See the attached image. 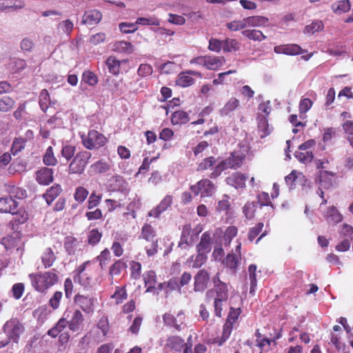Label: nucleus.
<instances>
[{"label": "nucleus", "mask_w": 353, "mask_h": 353, "mask_svg": "<svg viewBox=\"0 0 353 353\" xmlns=\"http://www.w3.org/2000/svg\"><path fill=\"white\" fill-rule=\"evenodd\" d=\"M32 288L40 293L47 291L59 282L57 272L53 269L44 272L31 273L28 275Z\"/></svg>", "instance_id": "1"}, {"label": "nucleus", "mask_w": 353, "mask_h": 353, "mask_svg": "<svg viewBox=\"0 0 353 353\" xmlns=\"http://www.w3.org/2000/svg\"><path fill=\"white\" fill-rule=\"evenodd\" d=\"M248 153V148L247 146H243L239 150H234L227 159L215 166L214 171L210 174V178H216L222 171L227 168L236 170L241 168L244 163Z\"/></svg>", "instance_id": "2"}, {"label": "nucleus", "mask_w": 353, "mask_h": 353, "mask_svg": "<svg viewBox=\"0 0 353 353\" xmlns=\"http://www.w3.org/2000/svg\"><path fill=\"white\" fill-rule=\"evenodd\" d=\"M139 239L143 241V246L148 257L157 254L159 250V240L157 231L150 223H144L141 228Z\"/></svg>", "instance_id": "3"}, {"label": "nucleus", "mask_w": 353, "mask_h": 353, "mask_svg": "<svg viewBox=\"0 0 353 353\" xmlns=\"http://www.w3.org/2000/svg\"><path fill=\"white\" fill-rule=\"evenodd\" d=\"M90 261L83 262L74 271V281L81 286L88 288L93 284L92 270L90 268Z\"/></svg>", "instance_id": "4"}, {"label": "nucleus", "mask_w": 353, "mask_h": 353, "mask_svg": "<svg viewBox=\"0 0 353 353\" xmlns=\"http://www.w3.org/2000/svg\"><path fill=\"white\" fill-rule=\"evenodd\" d=\"M91 157L92 154L89 151L81 150L77 152L69 164L68 172L75 174H83Z\"/></svg>", "instance_id": "5"}, {"label": "nucleus", "mask_w": 353, "mask_h": 353, "mask_svg": "<svg viewBox=\"0 0 353 353\" xmlns=\"http://www.w3.org/2000/svg\"><path fill=\"white\" fill-rule=\"evenodd\" d=\"M83 145L88 150L99 149L105 145L107 138L95 130H90L88 134L81 136Z\"/></svg>", "instance_id": "6"}, {"label": "nucleus", "mask_w": 353, "mask_h": 353, "mask_svg": "<svg viewBox=\"0 0 353 353\" xmlns=\"http://www.w3.org/2000/svg\"><path fill=\"white\" fill-rule=\"evenodd\" d=\"M3 330L9 340L17 343L24 332V326L17 319H11L6 322Z\"/></svg>", "instance_id": "7"}, {"label": "nucleus", "mask_w": 353, "mask_h": 353, "mask_svg": "<svg viewBox=\"0 0 353 353\" xmlns=\"http://www.w3.org/2000/svg\"><path fill=\"white\" fill-rule=\"evenodd\" d=\"M213 283V289L210 290L206 292V298L210 296V294L213 292L215 293L214 298H220L223 299H228L229 297V288L228 285L221 281L220 273L217 272L212 279Z\"/></svg>", "instance_id": "8"}, {"label": "nucleus", "mask_w": 353, "mask_h": 353, "mask_svg": "<svg viewBox=\"0 0 353 353\" xmlns=\"http://www.w3.org/2000/svg\"><path fill=\"white\" fill-rule=\"evenodd\" d=\"M65 314L69 315L67 322L71 331L78 332L83 328L85 319L79 310H67L63 314L64 317H65Z\"/></svg>", "instance_id": "9"}, {"label": "nucleus", "mask_w": 353, "mask_h": 353, "mask_svg": "<svg viewBox=\"0 0 353 353\" xmlns=\"http://www.w3.org/2000/svg\"><path fill=\"white\" fill-rule=\"evenodd\" d=\"M97 299L92 295L77 294L74 296V303L85 313L91 314L94 312Z\"/></svg>", "instance_id": "10"}, {"label": "nucleus", "mask_w": 353, "mask_h": 353, "mask_svg": "<svg viewBox=\"0 0 353 353\" xmlns=\"http://www.w3.org/2000/svg\"><path fill=\"white\" fill-rule=\"evenodd\" d=\"M214 183L208 179H201L196 184L191 185L190 190L195 194H201V197H208L212 196L214 192Z\"/></svg>", "instance_id": "11"}, {"label": "nucleus", "mask_w": 353, "mask_h": 353, "mask_svg": "<svg viewBox=\"0 0 353 353\" xmlns=\"http://www.w3.org/2000/svg\"><path fill=\"white\" fill-rule=\"evenodd\" d=\"M195 76L201 78L202 74L201 72L195 71V70H186L181 72L175 81V84L181 88H187L193 85L195 82V80L191 76Z\"/></svg>", "instance_id": "12"}, {"label": "nucleus", "mask_w": 353, "mask_h": 353, "mask_svg": "<svg viewBox=\"0 0 353 353\" xmlns=\"http://www.w3.org/2000/svg\"><path fill=\"white\" fill-rule=\"evenodd\" d=\"M210 281V274L205 269L197 272L194 277V292H202L205 291Z\"/></svg>", "instance_id": "13"}, {"label": "nucleus", "mask_w": 353, "mask_h": 353, "mask_svg": "<svg viewBox=\"0 0 353 353\" xmlns=\"http://www.w3.org/2000/svg\"><path fill=\"white\" fill-rule=\"evenodd\" d=\"M163 320L166 325L173 327L176 330L180 331L181 326L184 324L185 314L180 312L175 316L171 313H165L163 316Z\"/></svg>", "instance_id": "14"}, {"label": "nucleus", "mask_w": 353, "mask_h": 353, "mask_svg": "<svg viewBox=\"0 0 353 353\" xmlns=\"http://www.w3.org/2000/svg\"><path fill=\"white\" fill-rule=\"evenodd\" d=\"M173 203V196L166 195L155 208L151 210L148 216L154 218H159L160 215L171 207Z\"/></svg>", "instance_id": "15"}, {"label": "nucleus", "mask_w": 353, "mask_h": 353, "mask_svg": "<svg viewBox=\"0 0 353 353\" xmlns=\"http://www.w3.org/2000/svg\"><path fill=\"white\" fill-rule=\"evenodd\" d=\"M274 51L276 54H284L290 56L299 55L305 52L300 46L294 43L276 46L274 48Z\"/></svg>", "instance_id": "16"}, {"label": "nucleus", "mask_w": 353, "mask_h": 353, "mask_svg": "<svg viewBox=\"0 0 353 353\" xmlns=\"http://www.w3.org/2000/svg\"><path fill=\"white\" fill-rule=\"evenodd\" d=\"M335 173L328 170H319L314 177V181L321 188H330L332 185V177Z\"/></svg>", "instance_id": "17"}, {"label": "nucleus", "mask_w": 353, "mask_h": 353, "mask_svg": "<svg viewBox=\"0 0 353 353\" xmlns=\"http://www.w3.org/2000/svg\"><path fill=\"white\" fill-rule=\"evenodd\" d=\"M248 176L240 172H235L225 179L228 185L236 189H243L245 188V182Z\"/></svg>", "instance_id": "18"}, {"label": "nucleus", "mask_w": 353, "mask_h": 353, "mask_svg": "<svg viewBox=\"0 0 353 353\" xmlns=\"http://www.w3.org/2000/svg\"><path fill=\"white\" fill-rule=\"evenodd\" d=\"M53 170L48 168H42L36 172V181L42 185H47L54 180Z\"/></svg>", "instance_id": "19"}, {"label": "nucleus", "mask_w": 353, "mask_h": 353, "mask_svg": "<svg viewBox=\"0 0 353 353\" xmlns=\"http://www.w3.org/2000/svg\"><path fill=\"white\" fill-rule=\"evenodd\" d=\"M185 345L184 340L179 336H170L165 341L164 349L169 351L180 352Z\"/></svg>", "instance_id": "20"}, {"label": "nucleus", "mask_w": 353, "mask_h": 353, "mask_svg": "<svg viewBox=\"0 0 353 353\" xmlns=\"http://www.w3.org/2000/svg\"><path fill=\"white\" fill-rule=\"evenodd\" d=\"M18 202L12 196L0 198V212L14 214L18 208Z\"/></svg>", "instance_id": "21"}, {"label": "nucleus", "mask_w": 353, "mask_h": 353, "mask_svg": "<svg viewBox=\"0 0 353 353\" xmlns=\"http://www.w3.org/2000/svg\"><path fill=\"white\" fill-rule=\"evenodd\" d=\"M102 18V14L98 10L85 11L82 19V23L86 26H92L98 24Z\"/></svg>", "instance_id": "22"}, {"label": "nucleus", "mask_w": 353, "mask_h": 353, "mask_svg": "<svg viewBox=\"0 0 353 353\" xmlns=\"http://www.w3.org/2000/svg\"><path fill=\"white\" fill-rule=\"evenodd\" d=\"M212 243L211 232L209 231L205 232L201 235L200 242L196 245V252H210L212 249Z\"/></svg>", "instance_id": "23"}, {"label": "nucleus", "mask_w": 353, "mask_h": 353, "mask_svg": "<svg viewBox=\"0 0 353 353\" xmlns=\"http://www.w3.org/2000/svg\"><path fill=\"white\" fill-rule=\"evenodd\" d=\"M62 191V188L59 184H54L46 191L43 194V198L46 200L47 204L50 205L61 194Z\"/></svg>", "instance_id": "24"}, {"label": "nucleus", "mask_w": 353, "mask_h": 353, "mask_svg": "<svg viewBox=\"0 0 353 353\" xmlns=\"http://www.w3.org/2000/svg\"><path fill=\"white\" fill-rule=\"evenodd\" d=\"M192 228L190 224H185L183 226L181 239L179 243V246L182 247L183 244L186 245H192L194 242V239L193 237Z\"/></svg>", "instance_id": "25"}, {"label": "nucleus", "mask_w": 353, "mask_h": 353, "mask_svg": "<svg viewBox=\"0 0 353 353\" xmlns=\"http://www.w3.org/2000/svg\"><path fill=\"white\" fill-rule=\"evenodd\" d=\"M225 62V59L223 56H207L205 68L210 70H217Z\"/></svg>", "instance_id": "26"}, {"label": "nucleus", "mask_w": 353, "mask_h": 353, "mask_svg": "<svg viewBox=\"0 0 353 353\" xmlns=\"http://www.w3.org/2000/svg\"><path fill=\"white\" fill-rule=\"evenodd\" d=\"M146 292H152L155 290L157 283V274L153 270L146 271L143 275Z\"/></svg>", "instance_id": "27"}, {"label": "nucleus", "mask_w": 353, "mask_h": 353, "mask_svg": "<svg viewBox=\"0 0 353 353\" xmlns=\"http://www.w3.org/2000/svg\"><path fill=\"white\" fill-rule=\"evenodd\" d=\"M68 318L69 315L65 314V317L63 316L59 319L56 325L48 331V335L52 338H56L58 336V335L61 333L67 325H68L67 322V319Z\"/></svg>", "instance_id": "28"}, {"label": "nucleus", "mask_w": 353, "mask_h": 353, "mask_svg": "<svg viewBox=\"0 0 353 353\" xmlns=\"http://www.w3.org/2000/svg\"><path fill=\"white\" fill-rule=\"evenodd\" d=\"M125 61V60L119 61L115 57L110 56L106 59L105 64L108 67L109 72L114 76H117L120 72V67L121 63Z\"/></svg>", "instance_id": "29"}, {"label": "nucleus", "mask_w": 353, "mask_h": 353, "mask_svg": "<svg viewBox=\"0 0 353 353\" xmlns=\"http://www.w3.org/2000/svg\"><path fill=\"white\" fill-rule=\"evenodd\" d=\"M189 120L188 113L182 110L174 112L171 116V123L174 125L187 123Z\"/></svg>", "instance_id": "30"}, {"label": "nucleus", "mask_w": 353, "mask_h": 353, "mask_svg": "<svg viewBox=\"0 0 353 353\" xmlns=\"http://www.w3.org/2000/svg\"><path fill=\"white\" fill-rule=\"evenodd\" d=\"M127 268V264L122 259L116 260L109 268L108 274L113 280L114 276H119Z\"/></svg>", "instance_id": "31"}, {"label": "nucleus", "mask_w": 353, "mask_h": 353, "mask_svg": "<svg viewBox=\"0 0 353 353\" xmlns=\"http://www.w3.org/2000/svg\"><path fill=\"white\" fill-rule=\"evenodd\" d=\"M56 256L51 248H48L43 252L41 256V261L45 268H49L52 266L56 261Z\"/></svg>", "instance_id": "32"}, {"label": "nucleus", "mask_w": 353, "mask_h": 353, "mask_svg": "<svg viewBox=\"0 0 353 353\" xmlns=\"http://www.w3.org/2000/svg\"><path fill=\"white\" fill-rule=\"evenodd\" d=\"M240 105V101L239 99L234 97H232L221 109L220 112L222 116H228L231 112L234 111Z\"/></svg>", "instance_id": "33"}, {"label": "nucleus", "mask_w": 353, "mask_h": 353, "mask_svg": "<svg viewBox=\"0 0 353 353\" xmlns=\"http://www.w3.org/2000/svg\"><path fill=\"white\" fill-rule=\"evenodd\" d=\"M256 198L257 202L259 204L260 207L270 206L269 216H272L274 214V208L272 201H270L268 193L263 192L259 194Z\"/></svg>", "instance_id": "34"}, {"label": "nucleus", "mask_w": 353, "mask_h": 353, "mask_svg": "<svg viewBox=\"0 0 353 353\" xmlns=\"http://www.w3.org/2000/svg\"><path fill=\"white\" fill-rule=\"evenodd\" d=\"M245 19L247 27L265 26L269 21L268 18L261 16H252Z\"/></svg>", "instance_id": "35"}, {"label": "nucleus", "mask_w": 353, "mask_h": 353, "mask_svg": "<svg viewBox=\"0 0 353 353\" xmlns=\"http://www.w3.org/2000/svg\"><path fill=\"white\" fill-rule=\"evenodd\" d=\"M128 293L126 291L125 285L123 286H117L115 288V292L112 295H111V299H114L115 303L117 305L121 304L127 299Z\"/></svg>", "instance_id": "36"}, {"label": "nucleus", "mask_w": 353, "mask_h": 353, "mask_svg": "<svg viewBox=\"0 0 353 353\" xmlns=\"http://www.w3.org/2000/svg\"><path fill=\"white\" fill-rule=\"evenodd\" d=\"M78 244V240L73 236H68L65 238L64 248L66 252L70 255L75 254Z\"/></svg>", "instance_id": "37"}, {"label": "nucleus", "mask_w": 353, "mask_h": 353, "mask_svg": "<svg viewBox=\"0 0 353 353\" xmlns=\"http://www.w3.org/2000/svg\"><path fill=\"white\" fill-rule=\"evenodd\" d=\"M351 6L350 0H342L336 1L332 5V9L336 14H341L348 12L350 10Z\"/></svg>", "instance_id": "38"}, {"label": "nucleus", "mask_w": 353, "mask_h": 353, "mask_svg": "<svg viewBox=\"0 0 353 353\" xmlns=\"http://www.w3.org/2000/svg\"><path fill=\"white\" fill-rule=\"evenodd\" d=\"M216 159L214 157L211 156L203 159L197 165V172H204L209 169H211L216 163Z\"/></svg>", "instance_id": "39"}, {"label": "nucleus", "mask_w": 353, "mask_h": 353, "mask_svg": "<svg viewBox=\"0 0 353 353\" xmlns=\"http://www.w3.org/2000/svg\"><path fill=\"white\" fill-rule=\"evenodd\" d=\"M125 240V238L121 237L120 236H116L114 237L111 250L115 256L120 257L123 255L124 250L121 242H123Z\"/></svg>", "instance_id": "40"}, {"label": "nucleus", "mask_w": 353, "mask_h": 353, "mask_svg": "<svg viewBox=\"0 0 353 353\" xmlns=\"http://www.w3.org/2000/svg\"><path fill=\"white\" fill-rule=\"evenodd\" d=\"M240 48V43L236 39H226L223 41V50L224 52L237 51Z\"/></svg>", "instance_id": "41"}, {"label": "nucleus", "mask_w": 353, "mask_h": 353, "mask_svg": "<svg viewBox=\"0 0 353 353\" xmlns=\"http://www.w3.org/2000/svg\"><path fill=\"white\" fill-rule=\"evenodd\" d=\"M20 236L19 233H14L12 235H9L2 239V243L8 248H14L18 246L20 243Z\"/></svg>", "instance_id": "42"}, {"label": "nucleus", "mask_w": 353, "mask_h": 353, "mask_svg": "<svg viewBox=\"0 0 353 353\" xmlns=\"http://www.w3.org/2000/svg\"><path fill=\"white\" fill-rule=\"evenodd\" d=\"M242 34L250 40L261 41L266 39L263 32L258 30H245L242 31Z\"/></svg>", "instance_id": "43"}, {"label": "nucleus", "mask_w": 353, "mask_h": 353, "mask_svg": "<svg viewBox=\"0 0 353 353\" xmlns=\"http://www.w3.org/2000/svg\"><path fill=\"white\" fill-rule=\"evenodd\" d=\"M114 50L124 53H132L134 52V46L129 41H117L114 45Z\"/></svg>", "instance_id": "44"}, {"label": "nucleus", "mask_w": 353, "mask_h": 353, "mask_svg": "<svg viewBox=\"0 0 353 353\" xmlns=\"http://www.w3.org/2000/svg\"><path fill=\"white\" fill-rule=\"evenodd\" d=\"M110 259V252L107 248L102 250L100 254L95 258L96 261L99 262L101 270H103L106 268Z\"/></svg>", "instance_id": "45"}, {"label": "nucleus", "mask_w": 353, "mask_h": 353, "mask_svg": "<svg viewBox=\"0 0 353 353\" xmlns=\"http://www.w3.org/2000/svg\"><path fill=\"white\" fill-rule=\"evenodd\" d=\"M110 169V165L103 160H99L91 165V170L97 174H102L108 172Z\"/></svg>", "instance_id": "46"}, {"label": "nucleus", "mask_w": 353, "mask_h": 353, "mask_svg": "<svg viewBox=\"0 0 353 353\" xmlns=\"http://www.w3.org/2000/svg\"><path fill=\"white\" fill-rule=\"evenodd\" d=\"M102 194H97L96 191H92L88 197L86 204L88 210H93L97 207L101 201Z\"/></svg>", "instance_id": "47"}, {"label": "nucleus", "mask_w": 353, "mask_h": 353, "mask_svg": "<svg viewBox=\"0 0 353 353\" xmlns=\"http://www.w3.org/2000/svg\"><path fill=\"white\" fill-rule=\"evenodd\" d=\"M325 216L327 220H330L334 223H338L343 219L342 214L334 206H331L327 209Z\"/></svg>", "instance_id": "48"}, {"label": "nucleus", "mask_w": 353, "mask_h": 353, "mask_svg": "<svg viewBox=\"0 0 353 353\" xmlns=\"http://www.w3.org/2000/svg\"><path fill=\"white\" fill-rule=\"evenodd\" d=\"M102 237V233L97 228L91 230L88 234V243L92 246L98 244Z\"/></svg>", "instance_id": "49"}, {"label": "nucleus", "mask_w": 353, "mask_h": 353, "mask_svg": "<svg viewBox=\"0 0 353 353\" xmlns=\"http://www.w3.org/2000/svg\"><path fill=\"white\" fill-rule=\"evenodd\" d=\"M323 28L324 25L322 21H314L305 27L304 33L308 34H313L316 32L321 31L323 29Z\"/></svg>", "instance_id": "50"}, {"label": "nucleus", "mask_w": 353, "mask_h": 353, "mask_svg": "<svg viewBox=\"0 0 353 353\" xmlns=\"http://www.w3.org/2000/svg\"><path fill=\"white\" fill-rule=\"evenodd\" d=\"M39 105L41 109L46 112L50 104L49 92L46 89H43L39 94Z\"/></svg>", "instance_id": "51"}, {"label": "nucleus", "mask_w": 353, "mask_h": 353, "mask_svg": "<svg viewBox=\"0 0 353 353\" xmlns=\"http://www.w3.org/2000/svg\"><path fill=\"white\" fill-rule=\"evenodd\" d=\"M346 139L353 148V121L347 120L342 124Z\"/></svg>", "instance_id": "52"}, {"label": "nucleus", "mask_w": 353, "mask_h": 353, "mask_svg": "<svg viewBox=\"0 0 353 353\" xmlns=\"http://www.w3.org/2000/svg\"><path fill=\"white\" fill-rule=\"evenodd\" d=\"M259 131L261 132V137H265L269 135L271 130L269 128L268 121L265 117H259L258 122Z\"/></svg>", "instance_id": "53"}, {"label": "nucleus", "mask_w": 353, "mask_h": 353, "mask_svg": "<svg viewBox=\"0 0 353 353\" xmlns=\"http://www.w3.org/2000/svg\"><path fill=\"white\" fill-rule=\"evenodd\" d=\"M43 161L46 165H55L57 163V159L54 156L52 146L47 148L43 157Z\"/></svg>", "instance_id": "54"}, {"label": "nucleus", "mask_w": 353, "mask_h": 353, "mask_svg": "<svg viewBox=\"0 0 353 353\" xmlns=\"http://www.w3.org/2000/svg\"><path fill=\"white\" fill-rule=\"evenodd\" d=\"M89 194L88 190L83 186H78L75 189L74 198L79 203H83Z\"/></svg>", "instance_id": "55"}, {"label": "nucleus", "mask_w": 353, "mask_h": 353, "mask_svg": "<svg viewBox=\"0 0 353 353\" xmlns=\"http://www.w3.org/2000/svg\"><path fill=\"white\" fill-rule=\"evenodd\" d=\"M26 139L22 137L15 138L13 141L11 152L14 155L17 154L25 148Z\"/></svg>", "instance_id": "56"}, {"label": "nucleus", "mask_w": 353, "mask_h": 353, "mask_svg": "<svg viewBox=\"0 0 353 353\" xmlns=\"http://www.w3.org/2000/svg\"><path fill=\"white\" fill-rule=\"evenodd\" d=\"M97 328L101 330L103 336H107L110 328L108 316L103 315L101 317H100V319L97 321Z\"/></svg>", "instance_id": "57"}, {"label": "nucleus", "mask_w": 353, "mask_h": 353, "mask_svg": "<svg viewBox=\"0 0 353 353\" xmlns=\"http://www.w3.org/2000/svg\"><path fill=\"white\" fill-rule=\"evenodd\" d=\"M130 276L134 280H138L141 275V264L139 262L132 261L130 262Z\"/></svg>", "instance_id": "58"}, {"label": "nucleus", "mask_w": 353, "mask_h": 353, "mask_svg": "<svg viewBox=\"0 0 353 353\" xmlns=\"http://www.w3.org/2000/svg\"><path fill=\"white\" fill-rule=\"evenodd\" d=\"M14 105V101L8 96H4L0 99V111L8 112Z\"/></svg>", "instance_id": "59"}, {"label": "nucleus", "mask_w": 353, "mask_h": 353, "mask_svg": "<svg viewBox=\"0 0 353 353\" xmlns=\"http://www.w3.org/2000/svg\"><path fill=\"white\" fill-rule=\"evenodd\" d=\"M263 227H264L263 223L259 222L254 227H252L251 228H250L248 234V240L250 242L253 241L255 239V238L260 233L262 232Z\"/></svg>", "instance_id": "60"}, {"label": "nucleus", "mask_w": 353, "mask_h": 353, "mask_svg": "<svg viewBox=\"0 0 353 353\" xmlns=\"http://www.w3.org/2000/svg\"><path fill=\"white\" fill-rule=\"evenodd\" d=\"M295 157L301 163L307 164L312 161L314 154L312 152H296L294 154Z\"/></svg>", "instance_id": "61"}, {"label": "nucleus", "mask_w": 353, "mask_h": 353, "mask_svg": "<svg viewBox=\"0 0 353 353\" xmlns=\"http://www.w3.org/2000/svg\"><path fill=\"white\" fill-rule=\"evenodd\" d=\"M233 330V324H231L230 323H228L225 321V323L223 325V332L222 336L219 341V345H221L223 344L224 342H225L228 338L230 337L232 331Z\"/></svg>", "instance_id": "62"}, {"label": "nucleus", "mask_w": 353, "mask_h": 353, "mask_svg": "<svg viewBox=\"0 0 353 353\" xmlns=\"http://www.w3.org/2000/svg\"><path fill=\"white\" fill-rule=\"evenodd\" d=\"M207 253L203 252H197L196 255L195 256L194 259H193L194 256H192V259L193 261L192 267L194 268H201L207 261Z\"/></svg>", "instance_id": "63"}, {"label": "nucleus", "mask_w": 353, "mask_h": 353, "mask_svg": "<svg viewBox=\"0 0 353 353\" xmlns=\"http://www.w3.org/2000/svg\"><path fill=\"white\" fill-rule=\"evenodd\" d=\"M82 80L90 85H95L98 83L97 75L90 70L85 71L83 73Z\"/></svg>", "instance_id": "64"}]
</instances>
